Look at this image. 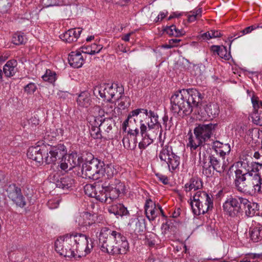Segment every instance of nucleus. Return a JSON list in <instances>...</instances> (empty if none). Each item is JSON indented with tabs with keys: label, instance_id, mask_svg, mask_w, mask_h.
<instances>
[{
	"label": "nucleus",
	"instance_id": "1",
	"mask_svg": "<svg viewBox=\"0 0 262 262\" xmlns=\"http://www.w3.org/2000/svg\"><path fill=\"white\" fill-rule=\"evenodd\" d=\"M204 96L195 89H182L171 97V110L174 114L189 115L193 108L202 105Z\"/></svg>",
	"mask_w": 262,
	"mask_h": 262
},
{
	"label": "nucleus",
	"instance_id": "2",
	"mask_svg": "<svg viewBox=\"0 0 262 262\" xmlns=\"http://www.w3.org/2000/svg\"><path fill=\"white\" fill-rule=\"evenodd\" d=\"M125 186L119 179L105 181L101 185H86L84 191L89 196L95 198L101 202L111 204L116 200L121 194L125 193Z\"/></svg>",
	"mask_w": 262,
	"mask_h": 262
},
{
	"label": "nucleus",
	"instance_id": "21",
	"mask_svg": "<svg viewBox=\"0 0 262 262\" xmlns=\"http://www.w3.org/2000/svg\"><path fill=\"white\" fill-rule=\"evenodd\" d=\"M95 121L97 123V125L101 127L102 129L107 133H109L115 124V121L112 117L105 118H102V116L95 117Z\"/></svg>",
	"mask_w": 262,
	"mask_h": 262
},
{
	"label": "nucleus",
	"instance_id": "19",
	"mask_svg": "<svg viewBox=\"0 0 262 262\" xmlns=\"http://www.w3.org/2000/svg\"><path fill=\"white\" fill-rule=\"evenodd\" d=\"M81 32L82 29L80 28H73L61 34L60 37L63 41L71 43L77 41Z\"/></svg>",
	"mask_w": 262,
	"mask_h": 262
},
{
	"label": "nucleus",
	"instance_id": "34",
	"mask_svg": "<svg viewBox=\"0 0 262 262\" xmlns=\"http://www.w3.org/2000/svg\"><path fill=\"white\" fill-rule=\"evenodd\" d=\"M140 114H142L143 117L144 116L146 117V119H150V123H149V125L159 127L160 125V123L158 122V116L157 113H155L154 112L152 111H149L148 112L147 110V113L144 112L143 111H141Z\"/></svg>",
	"mask_w": 262,
	"mask_h": 262
},
{
	"label": "nucleus",
	"instance_id": "35",
	"mask_svg": "<svg viewBox=\"0 0 262 262\" xmlns=\"http://www.w3.org/2000/svg\"><path fill=\"white\" fill-rule=\"evenodd\" d=\"M207 115L210 118H215L219 115L220 110L217 104L210 103L206 105L204 107Z\"/></svg>",
	"mask_w": 262,
	"mask_h": 262
},
{
	"label": "nucleus",
	"instance_id": "63",
	"mask_svg": "<svg viewBox=\"0 0 262 262\" xmlns=\"http://www.w3.org/2000/svg\"><path fill=\"white\" fill-rule=\"evenodd\" d=\"M82 52L84 53L93 55L92 54V50L90 46H87V47H83L82 48Z\"/></svg>",
	"mask_w": 262,
	"mask_h": 262
},
{
	"label": "nucleus",
	"instance_id": "47",
	"mask_svg": "<svg viewBox=\"0 0 262 262\" xmlns=\"http://www.w3.org/2000/svg\"><path fill=\"white\" fill-rule=\"evenodd\" d=\"M251 102L254 110H257L259 108H262V100H259L257 96L253 95L251 97Z\"/></svg>",
	"mask_w": 262,
	"mask_h": 262
},
{
	"label": "nucleus",
	"instance_id": "6",
	"mask_svg": "<svg viewBox=\"0 0 262 262\" xmlns=\"http://www.w3.org/2000/svg\"><path fill=\"white\" fill-rule=\"evenodd\" d=\"M70 235L74 245L75 251L79 254V256H85L91 253L93 245L92 240L89 236L82 233H72Z\"/></svg>",
	"mask_w": 262,
	"mask_h": 262
},
{
	"label": "nucleus",
	"instance_id": "38",
	"mask_svg": "<svg viewBox=\"0 0 262 262\" xmlns=\"http://www.w3.org/2000/svg\"><path fill=\"white\" fill-rule=\"evenodd\" d=\"M171 157H172V160L171 159L170 161H168V163H167L169 170L170 171H172L178 168L180 164V157L179 156L176 154V155Z\"/></svg>",
	"mask_w": 262,
	"mask_h": 262
},
{
	"label": "nucleus",
	"instance_id": "17",
	"mask_svg": "<svg viewBox=\"0 0 262 262\" xmlns=\"http://www.w3.org/2000/svg\"><path fill=\"white\" fill-rule=\"evenodd\" d=\"M140 129L141 135L144 134L154 140L156 139L159 132V127L149 125V122L144 123L142 120L140 121Z\"/></svg>",
	"mask_w": 262,
	"mask_h": 262
},
{
	"label": "nucleus",
	"instance_id": "10",
	"mask_svg": "<svg viewBox=\"0 0 262 262\" xmlns=\"http://www.w3.org/2000/svg\"><path fill=\"white\" fill-rule=\"evenodd\" d=\"M244 198L230 196L224 203L223 207L226 213L231 217L239 216L242 214V206Z\"/></svg>",
	"mask_w": 262,
	"mask_h": 262
},
{
	"label": "nucleus",
	"instance_id": "4",
	"mask_svg": "<svg viewBox=\"0 0 262 262\" xmlns=\"http://www.w3.org/2000/svg\"><path fill=\"white\" fill-rule=\"evenodd\" d=\"M67 154L65 146L59 144L55 146L50 144L38 145L29 148L27 157L39 164L43 162L47 164L54 163L57 160L62 159Z\"/></svg>",
	"mask_w": 262,
	"mask_h": 262
},
{
	"label": "nucleus",
	"instance_id": "9",
	"mask_svg": "<svg viewBox=\"0 0 262 262\" xmlns=\"http://www.w3.org/2000/svg\"><path fill=\"white\" fill-rule=\"evenodd\" d=\"M55 250L64 257H75L74 245L72 244L70 234L59 237L55 242Z\"/></svg>",
	"mask_w": 262,
	"mask_h": 262
},
{
	"label": "nucleus",
	"instance_id": "40",
	"mask_svg": "<svg viewBox=\"0 0 262 262\" xmlns=\"http://www.w3.org/2000/svg\"><path fill=\"white\" fill-rule=\"evenodd\" d=\"M96 124L97 123L94 121L90 130L91 135L94 139H100L102 138L101 134V129H102L101 127H99Z\"/></svg>",
	"mask_w": 262,
	"mask_h": 262
},
{
	"label": "nucleus",
	"instance_id": "57",
	"mask_svg": "<svg viewBox=\"0 0 262 262\" xmlns=\"http://www.w3.org/2000/svg\"><path fill=\"white\" fill-rule=\"evenodd\" d=\"M174 36H175V37H181L185 34V32L184 30H179V29H177L176 27V28L174 30Z\"/></svg>",
	"mask_w": 262,
	"mask_h": 262
},
{
	"label": "nucleus",
	"instance_id": "58",
	"mask_svg": "<svg viewBox=\"0 0 262 262\" xmlns=\"http://www.w3.org/2000/svg\"><path fill=\"white\" fill-rule=\"evenodd\" d=\"M210 34L211 38L219 37L222 36L221 32L217 30H210Z\"/></svg>",
	"mask_w": 262,
	"mask_h": 262
},
{
	"label": "nucleus",
	"instance_id": "27",
	"mask_svg": "<svg viewBox=\"0 0 262 262\" xmlns=\"http://www.w3.org/2000/svg\"><path fill=\"white\" fill-rule=\"evenodd\" d=\"M192 212L193 214L195 215H200L201 214H204L205 213L207 212L208 211L212 210L213 207H211L209 206V204L206 205H202V204L200 203V205L197 204L196 203H194L190 199V203Z\"/></svg>",
	"mask_w": 262,
	"mask_h": 262
},
{
	"label": "nucleus",
	"instance_id": "8",
	"mask_svg": "<svg viewBox=\"0 0 262 262\" xmlns=\"http://www.w3.org/2000/svg\"><path fill=\"white\" fill-rule=\"evenodd\" d=\"M119 92V94L123 93L124 89L118 83H102L94 88L93 93L95 96H100L102 98L110 102L115 94Z\"/></svg>",
	"mask_w": 262,
	"mask_h": 262
},
{
	"label": "nucleus",
	"instance_id": "62",
	"mask_svg": "<svg viewBox=\"0 0 262 262\" xmlns=\"http://www.w3.org/2000/svg\"><path fill=\"white\" fill-rule=\"evenodd\" d=\"M122 143L125 148L130 149L129 140L128 138L124 137L122 139Z\"/></svg>",
	"mask_w": 262,
	"mask_h": 262
},
{
	"label": "nucleus",
	"instance_id": "60",
	"mask_svg": "<svg viewBox=\"0 0 262 262\" xmlns=\"http://www.w3.org/2000/svg\"><path fill=\"white\" fill-rule=\"evenodd\" d=\"M221 46H216L212 45L210 47V50L213 53V54H216L218 55V53H219Z\"/></svg>",
	"mask_w": 262,
	"mask_h": 262
},
{
	"label": "nucleus",
	"instance_id": "32",
	"mask_svg": "<svg viewBox=\"0 0 262 262\" xmlns=\"http://www.w3.org/2000/svg\"><path fill=\"white\" fill-rule=\"evenodd\" d=\"M55 184L57 187L64 190H68L72 187L74 184V180L69 177H62L60 180L56 181Z\"/></svg>",
	"mask_w": 262,
	"mask_h": 262
},
{
	"label": "nucleus",
	"instance_id": "39",
	"mask_svg": "<svg viewBox=\"0 0 262 262\" xmlns=\"http://www.w3.org/2000/svg\"><path fill=\"white\" fill-rule=\"evenodd\" d=\"M256 29V26L254 25L249 26L248 27H246L243 30L234 34L233 36H231L230 37H229V39L230 40L232 39L233 37H235L234 39H236L239 37L243 36L246 34L251 33L253 30Z\"/></svg>",
	"mask_w": 262,
	"mask_h": 262
},
{
	"label": "nucleus",
	"instance_id": "22",
	"mask_svg": "<svg viewBox=\"0 0 262 262\" xmlns=\"http://www.w3.org/2000/svg\"><path fill=\"white\" fill-rule=\"evenodd\" d=\"M258 211V205L257 203L251 202L248 199L244 198L242 206V213L245 212L246 216L252 217L257 213Z\"/></svg>",
	"mask_w": 262,
	"mask_h": 262
},
{
	"label": "nucleus",
	"instance_id": "59",
	"mask_svg": "<svg viewBox=\"0 0 262 262\" xmlns=\"http://www.w3.org/2000/svg\"><path fill=\"white\" fill-rule=\"evenodd\" d=\"M200 37L203 40H209L211 38L210 31L200 35Z\"/></svg>",
	"mask_w": 262,
	"mask_h": 262
},
{
	"label": "nucleus",
	"instance_id": "15",
	"mask_svg": "<svg viewBox=\"0 0 262 262\" xmlns=\"http://www.w3.org/2000/svg\"><path fill=\"white\" fill-rule=\"evenodd\" d=\"M242 160H241L240 161L241 166L247 171L250 178L253 177V172L259 173V171L262 170V163L255 162H250L247 157H245V159L242 158Z\"/></svg>",
	"mask_w": 262,
	"mask_h": 262
},
{
	"label": "nucleus",
	"instance_id": "18",
	"mask_svg": "<svg viewBox=\"0 0 262 262\" xmlns=\"http://www.w3.org/2000/svg\"><path fill=\"white\" fill-rule=\"evenodd\" d=\"M95 216L88 212H84L81 214L76 217V222L78 223L79 226L85 227H90L95 223Z\"/></svg>",
	"mask_w": 262,
	"mask_h": 262
},
{
	"label": "nucleus",
	"instance_id": "46",
	"mask_svg": "<svg viewBox=\"0 0 262 262\" xmlns=\"http://www.w3.org/2000/svg\"><path fill=\"white\" fill-rule=\"evenodd\" d=\"M218 55L225 60H229L231 56L230 52L228 53L227 47L224 46H221Z\"/></svg>",
	"mask_w": 262,
	"mask_h": 262
},
{
	"label": "nucleus",
	"instance_id": "33",
	"mask_svg": "<svg viewBox=\"0 0 262 262\" xmlns=\"http://www.w3.org/2000/svg\"><path fill=\"white\" fill-rule=\"evenodd\" d=\"M101 170H102V176L106 174L108 180L107 181H110L112 180H114L115 179H112L113 176L117 174V171L115 168L114 166L112 164H105L103 162V165H101Z\"/></svg>",
	"mask_w": 262,
	"mask_h": 262
},
{
	"label": "nucleus",
	"instance_id": "16",
	"mask_svg": "<svg viewBox=\"0 0 262 262\" xmlns=\"http://www.w3.org/2000/svg\"><path fill=\"white\" fill-rule=\"evenodd\" d=\"M141 111L147 113V110L144 108H138L132 111L129 114L127 118L125 120L122 124V129L123 132H126L127 127H128V129H135L137 127L134 125V123L136 122V119L135 118L138 117V116L140 114Z\"/></svg>",
	"mask_w": 262,
	"mask_h": 262
},
{
	"label": "nucleus",
	"instance_id": "25",
	"mask_svg": "<svg viewBox=\"0 0 262 262\" xmlns=\"http://www.w3.org/2000/svg\"><path fill=\"white\" fill-rule=\"evenodd\" d=\"M249 234L253 242L262 241V225L259 224L252 225L249 228Z\"/></svg>",
	"mask_w": 262,
	"mask_h": 262
},
{
	"label": "nucleus",
	"instance_id": "61",
	"mask_svg": "<svg viewBox=\"0 0 262 262\" xmlns=\"http://www.w3.org/2000/svg\"><path fill=\"white\" fill-rule=\"evenodd\" d=\"M58 0H47V7H51L59 5Z\"/></svg>",
	"mask_w": 262,
	"mask_h": 262
},
{
	"label": "nucleus",
	"instance_id": "24",
	"mask_svg": "<svg viewBox=\"0 0 262 262\" xmlns=\"http://www.w3.org/2000/svg\"><path fill=\"white\" fill-rule=\"evenodd\" d=\"M250 190L254 193H262V177L259 173H254L253 177L250 178L249 184Z\"/></svg>",
	"mask_w": 262,
	"mask_h": 262
},
{
	"label": "nucleus",
	"instance_id": "42",
	"mask_svg": "<svg viewBox=\"0 0 262 262\" xmlns=\"http://www.w3.org/2000/svg\"><path fill=\"white\" fill-rule=\"evenodd\" d=\"M12 42L17 46L23 44L25 42V37L23 33L19 32L14 33L12 35Z\"/></svg>",
	"mask_w": 262,
	"mask_h": 262
},
{
	"label": "nucleus",
	"instance_id": "44",
	"mask_svg": "<svg viewBox=\"0 0 262 262\" xmlns=\"http://www.w3.org/2000/svg\"><path fill=\"white\" fill-rule=\"evenodd\" d=\"M42 78L44 81L53 83L56 80V73L50 70H47L46 73L42 75Z\"/></svg>",
	"mask_w": 262,
	"mask_h": 262
},
{
	"label": "nucleus",
	"instance_id": "36",
	"mask_svg": "<svg viewBox=\"0 0 262 262\" xmlns=\"http://www.w3.org/2000/svg\"><path fill=\"white\" fill-rule=\"evenodd\" d=\"M110 212L113 213L117 217H118V216L122 217L129 214L127 208L121 204L113 206Z\"/></svg>",
	"mask_w": 262,
	"mask_h": 262
},
{
	"label": "nucleus",
	"instance_id": "30",
	"mask_svg": "<svg viewBox=\"0 0 262 262\" xmlns=\"http://www.w3.org/2000/svg\"><path fill=\"white\" fill-rule=\"evenodd\" d=\"M17 61L12 59L8 61L3 67V72L8 77L13 76L16 71Z\"/></svg>",
	"mask_w": 262,
	"mask_h": 262
},
{
	"label": "nucleus",
	"instance_id": "29",
	"mask_svg": "<svg viewBox=\"0 0 262 262\" xmlns=\"http://www.w3.org/2000/svg\"><path fill=\"white\" fill-rule=\"evenodd\" d=\"M205 142L200 138L198 137L197 134H194V137L191 134L188 138L187 147H190L191 151L196 150L198 147L204 145Z\"/></svg>",
	"mask_w": 262,
	"mask_h": 262
},
{
	"label": "nucleus",
	"instance_id": "5",
	"mask_svg": "<svg viewBox=\"0 0 262 262\" xmlns=\"http://www.w3.org/2000/svg\"><path fill=\"white\" fill-rule=\"evenodd\" d=\"M88 158H85V162L82 164L81 172L82 177L93 180H97L102 177L101 165H103V161L94 158V156L88 152Z\"/></svg>",
	"mask_w": 262,
	"mask_h": 262
},
{
	"label": "nucleus",
	"instance_id": "51",
	"mask_svg": "<svg viewBox=\"0 0 262 262\" xmlns=\"http://www.w3.org/2000/svg\"><path fill=\"white\" fill-rule=\"evenodd\" d=\"M114 106L113 103L111 100L109 103L107 104L104 106L103 112H105L106 114H110L113 111L114 109Z\"/></svg>",
	"mask_w": 262,
	"mask_h": 262
},
{
	"label": "nucleus",
	"instance_id": "31",
	"mask_svg": "<svg viewBox=\"0 0 262 262\" xmlns=\"http://www.w3.org/2000/svg\"><path fill=\"white\" fill-rule=\"evenodd\" d=\"M90 94L88 92L81 93L77 98V103L80 107H88L91 103Z\"/></svg>",
	"mask_w": 262,
	"mask_h": 262
},
{
	"label": "nucleus",
	"instance_id": "14",
	"mask_svg": "<svg viewBox=\"0 0 262 262\" xmlns=\"http://www.w3.org/2000/svg\"><path fill=\"white\" fill-rule=\"evenodd\" d=\"M235 179L234 180V185L238 191L247 193L250 192L249 184H246L247 176L249 173L246 170L245 172L241 169H236L235 171Z\"/></svg>",
	"mask_w": 262,
	"mask_h": 262
},
{
	"label": "nucleus",
	"instance_id": "13",
	"mask_svg": "<svg viewBox=\"0 0 262 262\" xmlns=\"http://www.w3.org/2000/svg\"><path fill=\"white\" fill-rule=\"evenodd\" d=\"M128 232L134 239L138 238L141 235L145 228V220L138 218L131 219L128 224Z\"/></svg>",
	"mask_w": 262,
	"mask_h": 262
},
{
	"label": "nucleus",
	"instance_id": "12",
	"mask_svg": "<svg viewBox=\"0 0 262 262\" xmlns=\"http://www.w3.org/2000/svg\"><path fill=\"white\" fill-rule=\"evenodd\" d=\"M218 126L217 123H202L196 124L193 129L194 134H197L205 142H207L213 135Z\"/></svg>",
	"mask_w": 262,
	"mask_h": 262
},
{
	"label": "nucleus",
	"instance_id": "56",
	"mask_svg": "<svg viewBox=\"0 0 262 262\" xmlns=\"http://www.w3.org/2000/svg\"><path fill=\"white\" fill-rule=\"evenodd\" d=\"M223 144L219 141H215L213 142L212 148L216 151V150L222 148Z\"/></svg>",
	"mask_w": 262,
	"mask_h": 262
},
{
	"label": "nucleus",
	"instance_id": "54",
	"mask_svg": "<svg viewBox=\"0 0 262 262\" xmlns=\"http://www.w3.org/2000/svg\"><path fill=\"white\" fill-rule=\"evenodd\" d=\"M91 48L92 50L93 55L98 53L102 49V47L101 45H98L96 43L92 44Z\"/></svg>",
	"mask_w": 262,
	"mask_h": 262
},
{
	"label": "nucleus",
	"instance_id": "49",
	"mask_svg": "<svg viewBox=\"0 0 262 262\" xmlns=\"http://www.w3.org/2000/svg\"><path fill=\"white\" fill-rule=\"evenodd\" d=\"M60 200L58 199H51L47 202V206L50 209L57 208L59 204Z\"/></svg>",
	"mask_w": 262,
	"mask_h": 262
},
{
	"label": "nucleus",
	"instance_id": "23",
	"mask_svg": "<svg viewBox=\"0 0 262 262\" xmlns=\"http://www.w3.org/2000/svg\"><path fill=\"white\" fill-rule=\"evenodd\" d=\"M70 65L74 68H79L82 66L84 59L80 51L71 52L68 57Z\"/></svg>",
	"mask_w": 262,
	"mask_h": 262
},
{
	"label": "nucleus",
	"instance_id": "3",
	"mask_svg": "<svg viewBox=\"0 0 262 262\" xmlns=\"http://www.w3.org/2000/svg\"><path fill=\"white\" fill-rule=\"evenodd\" d=\"M99 244L103 252L112 255L125 254L129 249V244L125 236L120 232L106 227L101 229Z\"/></svg>",
	"mask_w": 262,
	"mask_h": 262
},
{
	"label": "nucleus",
	"instance_id": "20",
	"mask_svg": "<svg viewBox=\"0 0 262 262\" xmlns=\"http://www.w3.org/2000/svg\"><path fill=\"white\" fill-rule=\"evenodd\" d=\"M193 202L196 203L198 205L200 203L208 205L211 207H213V199L212 196L205 191H197L193 196Z\"/></svg>",
	"mask_w": 262,
	"mask_h": 262
},
{
	"label": "nucleus",
	"instance_id": "55",
	"mask_svg": "<svg viewBox=\"0 0 262 262\" xmlns=\"http://www.w3.org/2000/svg\"><path fill=\"white\" fill-rule=\"evenodd\" d=\"M126 132H127L128 135L135 137H137L140 133L138 127H136L134 129H128V130H126Z\"/></svg>",
	"mask_w": 262,
	"mask_h": 262
},
{
	"label": "nucleus",
	"instance_id": "64",
	"mask_svg": "<svg viewBox=\"0 0 262 262\" xmlns=\"http://www.w3.org/2000/svg\"><path fill=\"white\" fill-rule=\"evenodd\" d=\"M181 40V39L175 38L169 39L168 41H169V43H170L171 45H173V47H174L178 46V44Z\"/></svg>",
	"mask_w": 262,
	"mask_h": 262
},
{
	"label": "nucleus",
	"instance_id": "28",
	"mask_svg": "<svg viewBox=\"0 0 262 262\" xmlns=\"http://www.w3.org/2000/svg\"><path fill=\"white\" fill-rule=\"evenodd\" d=\"M203 187V182L201 179L198 177L191 178L188 182L185 185V188L186 192L197 190Z\"/></svg>",
	"mask_w": 262,
	"mask_h": 262
},
{
	"label": "nucleus",
	"instance_id": "52",
	"mask_svg": "<svg viewBox=\"0 0 262 262\" xmlns=\"http://www.w3.org/2000/svg\"><path fill=\"white\" fill-rule=\"evenodd\" d=\"M156 176L158 178V180L163 184L167 185L169 183V180L167 176L160 173H157Z\"/></svg>",
	"mask_w": 262,
	"mask_h": 262
},
{
	"label": "nucleus",
	"instance_id": "26",
	"mask_svg": "<svg viewBox=\"0 0 262 262\" xmlns=\"http://www.w3.org/2000/svg\"><path fill=\"white\" fill-rule=\"evenodd\" d=\"M161 146L162 149L160 151L159 157L161 161L168 163V161H170L171 159L172 160V157L171 156L176 155V154L173 152L172 148L171 146L168 145H163L162 143Z\"/></svg>",
	"mask_w": 262,
	"mask_h": 262
},
{
	"label": "nucleus",
	"instance_id": "48",
	"mask_svg": "<svg viewBox=\"0 0 262 262\" xmlns=\"http://www.w3.org/2000/svg\"><path fill=\"white\" fill-rule=\"evenodd\" d=\"M37 88L35 83L31 82L26 85L24 88L25 92L29 94H32L36 91Z\"/></svg>",
	"mask_w": 262,
	"mask_h": 262
},
{
	"label": "nucleus",
	"instance_id": "37",
	"mask_svg": "<svg viewBox=\"0 0 262 262\" xmlns=\"http://www.w3.org/2000/svg\"><path fill=\"white\" fill-rule=\"evenodd\" d=\"M68 161L71 165L69 169H71L73 167L80 165L82 163V158L79 156L76 152H72L69 155Z\"/></svg>",
	"mask_w": 262,
	"mask_h": 262
},
{
	"label": "nucleus",
	"instance_id": "11",
	"mask_svg": "<svg viewBox=\"0 0 262 262\" xmlns=\"http://www.w3.org/2000/svg\"><path fill=\"white\" fill-rule=\"evenodd\" d=\"M5 191L8 198L16 207L23 208L26 206L27 202L20 187L15 184H12L6 188Z\"/></svg>",
	"mask_w": 262,
	"mask_h": 262
},
{
	"label": "nucleus",
	"instance_id": "53",
	"mask_svg": "<svg viewBox=\"0 0 262 262\" xmlns=\"http://www.w3.org/2000/svg\"><path fill=\"white\" fill-rule=\"evenodd\" d=\"M253 122L260 126H262V116L255 114L253 117H252Z\"/></svg>",
	"mask_w": 262,
	"mask_h": 262
},
{
	"label": "nucleus",
	"instance_id": "41",
	"mask_svg": "<svg viewBox=\"0 0 262 262\" xmlns=\"http://www.w3.org/2000/svg\"><path fill=\"white\" fill-rule=\"evenodd\" d=\"M145 213L146 217L149 221H154L158 215V209L156 203H154V208L146 209Z\"/></svg>",
	"mask_w": 262,
	"mask_h": 262
},
{
	"label": "nucleus",
	"instance_id": "50",
	"mask_svg": "<svg viewBox=\"0 0 262 262\" xmlns=\"http://www.w3.org/2000/svg\"><path fill=\"white\" fill-rule=\"evenodd\" d=\"M176 28V26L172 25L170 26H166L163 30L164 32H166L169 36H174V30Z\"/></svg>",
	"mask_w": 262,
	"mask_h": 262
},
{
	"label": "nucleus",
	"instance_id": "45",
	"mask_svg": "<svg viewBox=\"0 0 262 262\" xmlns=\"http://www.w3.org/2000/svg\"><path fill=\"white\" fill-rule=\"evenodd\" d=\"M261 131L258 128L249 129L248 132V135L251 137L252 140L257 141L260 137V133Z\"/></svg>",
	"mask_w": 262,
	"mask_h": 262
},
{
	"label": "nucleus",
	"instance_id": "7",
	"mask_svg": "<svg viewBox=\"0 0 262 262\" xmlns=\"http://www.w3.org/2000/svg\"><path fill=\"white\" fill-rule=\"evenodd\" d=\"M207 159L202 161V173L207 177L210 178L214 174V172L223 173L226 168V165L222 163L220 159L213 154H210Z\"/></svg>",
	"mask_w": 262,
	"mask_h": 262
},
{
	"label": "nucleus",
	"instance_id": "43",
	"mask_svg": "<svg viewBox=\"0 0 262 262\" xmlns=\"http://www.w3.org/2000/svg\"><path fill=\"white\" fill-rule=\"evenodd\" d=\"M141 135L142 137V141L139 143L138 146L140 149H144L148 145L152 143L154 140L148 136H145L144 134Z\"/></svg>",
	"mask_w": 262,
	"mask_h": 262
}]
</instances>
